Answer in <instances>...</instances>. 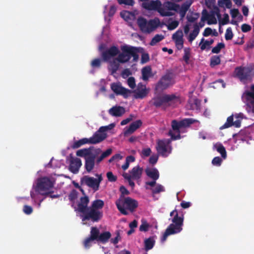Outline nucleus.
Segmentation results:
<instances>
[{"instance_id":"56","label":"nucleus","mask_w":254,"mask_h":254,"mask_svg":"<svg viewBox=\"0 0 254 254\" xmlns=\"http://www.w3.org/2000/svg\"><path fill=\"white\" fill-rule=\"evenodd\" d=\"M115 127V125L114 124H111L108 126H102L100 127V131H102V132H105L109 130L112 129Z\"/></svg>"},{"instance_id":"38","label":"nucleus","mask_w":254,"mask_h":254,"mask_svg":"<svg viewBox=\"0 0 254 254\" xmlns=\"http://www.w3.org/2000/svg\"><path fill=\"white\" fill-rule=\"evenodd\" d=\"M214 146L216 150L221 154L222 157L225 159L227 156V153L224 146L222 144H216Z\"/></svg>"},{"instance_id":"18","label":"nucleus","mask_w":254,"mask_h":254,"mask_svg":"<svg viewBox=\"0 0 254 254\" xmlns=\"http://www.w3.org/2000/svg\"><path fill=\"white\" fill-rule=\"evenodd\" d=\"M142 122L141 120H136L130 124L128 127H126L124 131L125 136H127L129 134H132L136 130H137L141 126Z\"/></svg>"},{"instance_id":"42","label":"nucleus","mask_w":254,"mask_h":254,"mask_svg":"<svg viewBox=\"0 0 254 254\" xmlns=\"http://www.w3.org/2000/svg\"><path fill=\"white\" fill-rule=\"evenodd\" d=\"M172 39L173 41L183 40V33L182 30H177L172 35Z\"/></svg>"},{"instance_id":"43","label":"nucleus","mask_w":254,"mask_h":254,"mask_svg":"<svg viewBox=\"0 0 254 254\" xmlns=\"http://www.w3.org/2000/svg\"><path fill=\"white\" fill-rule=\"evenodd\" d=\"M164 38V36L159 34H156L155 36L152 39L150 45L151 46H154L157 43L160 42Z\"/></svg>"},{"instance_id":"21","label":"nucleus","mask_w":254,"mask_h":254,"mask_svg":"<svg viewBox=\"0 0 254 254\" xmlns=\"http://www.w3.org/2000/svg\"><path fill=\"white\" fill-rule=\"evenodd\" d=\"M82 165L81 160L78 158L72 157L70 161L69 170L73 173L76 174L79 171V168Z\"/></svg>"},{"instance_id":"25","label":"nucleus","mask_w":254,"mask_h":254,"mask_svg":"<svg viewBox=\"0 0 254 254\" xmlns=\"http://www.w3.org/2000/svg\"><path fill=\"white\" fill-rule=\"evenodd\" d=\"M192 3V1L191 0H187L181 5V7L180 6L178 12L179 13L181 17H184L185 16L186 12L190 7Z\"/></svg>"},{"instance_id":"34","label":"nucleus","mask_w":254,"mask_h":254,"mask_svg":"<svg viewBox=\"0 0 254 254\" xmlns=\"http://www.w3.org/2000/svg\"><path fill=\"white\" fill-rule=\"evenodd\" d=\"M111 237V234L109 231L104 232L99 235V238L98 239V242L102 243V244H105L108 242L109 240Z\"/></svg>"},{"instance_id":"58","label":"nucleus","mask_w":254,"mask_h":254,"mask_svg":"<svg viewBox=\"0 0 254 254\" xmlns=\"http://www.w3.org/2000/svg\"><path fill=\"white\" fill-rule=\"evenodd\" d=\"M107 177L109 182H114L117 181V178L114 176L112 172H108L107 173Z\"/></svg>"},{"instance_id":"2","label":"nucleus","mask_w":254,"mask_h":254,"mask_svg":"<svg viewBox=\"0 0 254 254\" xmlns=\"http://www.w3.org/2000/svg\"><path fill=\"white\" fill-rule=\"evenodd\" d=\"M121 49L122 53H120L116 58V60L120 63H127L132 57L133 58L132 62H135L138 61L139 58L138 48L125 45L121 46Z\"/></svg>"},{"instance_id":"63","label":"nucleus","mask_w":254,"mask_h":254,"mask_svg":"<svg viewBox=\"0 0 254 254\" xmlns=\"http://www.w3.org/2000/svg\"><path fill=\"white\" fill-rule=\"evenodd\" d=\"M92 241H93V240L90 239V237L86 238L83 242V245L85 248L89 249L91 246Z\"/></svg>"},{"instance_id":"59","label":"nucleus","mask_w":254,"mask_h":254,"mask_svg":"<svg viewBox=\"0 0 254 254\" xmlns=\"http://www.w3.org/2000/svg\"><path fill=\"white\" fill-rule=\"evenodd\" d=\"M149 61V55L148 53H143L141 55V63L143 64L147 63Z\"/></svg>"},{"instance_id":"1","label":"nucleus","mask_w":254,"mask_h":254,"mask_svg":"<svg viewBox=\"0 0 254 254\" xmlns=\"http://www.w3.org/2000/svg\"><path fill=\"white\" fill-rule=\"evenodd\" d=\"M181 103V97L177 94L157 95L150 101V103L156 108L162 107L164 109L169 107L175 108Z\"/></svg>"},{"instance_id":"44","label":"nucleus","mask_w":254,"mask_h":254,"mask_svg":"<svg viewBox=\"0 0 254 254\" xmlns=\"http://www.w3.org/2000/svg\"><path fill=\"white\" fill-rule=\"evenodd\" d=\"M184 55L183 56V60L186 64H189V60L190 56V49L189 48H186L184 49Z\"/></svg>"},{"instance_id":"48","label":"nucleus","mask_w":254,"mask_h":254,"mask_svg":"<svg viewBox=\"0 0 254 254\" xmlns=\"http://www.w3.org/2000/svg\"><path fill=\"white\" fill-rule=\"evenodd\" d=\"M199 16V14L198 13H194L190 15H188L187 17V20L190 22H195Z\"/></svg>"},{"instance_id":"9","label":"nucleus","mask_w":254,"mask_h":254,"mask_svg":"<svg viewBox=\"0 0 254 254\" xmlns=\"http://www.w3.org/2000/svg\"><path fill=\"white\" fill-rule=\"evenodd\" d=\"M103 216L102 211H98L89 207L82 216V221H90L93 223L98 222Z\"/></svg>"},{"instance_id":"50","label":"nucleus","mask_w":254,"mask_h":254,"mask_svg":"<svg viewBox=\"0 0 254 254\" xmlns=\"http://www.w3.org/2000/svg\"><path fill=\"white\" fill-rule=\"evenodd\" d=\"M101 65V60L95 59L91 63V65L94 68H99Z\"/></svg>"},{"instance_id":"57","label":"nucleus","mask_w":254,"mask_h":254,"mask_svg":"<svg viewBox=\"0 0 254 254\" xmlns=\"http://www.w3.org/2000/svg\"><path fill=\"white\" fill-rule=\"evenodd\" d=\"M151 150L150 148H143L141 152L142 157H146L150 155Z\"/></svg>"},{"instance_id":"64","label":"nucleus","mask_w":254,"mask_h":254,"mask_svg":"<svg viewBox=\"0 0 254 254\" xmlns=\"http://www.w3.org/2000/svg\"><path fill=\"white\" fill-rule=\"evenodd\" d=\"M252 27L251 25L248 24H243L241 26V30L242 32L246 33L251 31Z\"/></svg>"},{"instance_id":"24","label":"nucleus","mask_w":254,"mask_h":254,"mask_svg":"<svg viewBox=\"0 0 254 254\" xmlns=\"http://www.w3.org/2000/svg\"><path fill=\"white\" fill-rule=\"evenodd\" d=\"M125 112V108L121 106H114L109 110V114L114 117H121Z\"/></svg>"},{"instance_id":"33","label":"nucleus","mask_w":254,"mask_h":254,"mask_svg":"<svg viewBox=\"0 0 254 254\" xmlns=\"http://www.w3.org/2000/svg\"><path fill=\"white\" fill-rule=\"evenodd\" d=\"M104 205V202L102 200L96 199L92 201L89 207L98 211H102L101 209L103 208Z\"/></svg>"},{"instance_id":"12","label":"nucleus","mask_w":254,"mask_h":254,"mask_svg":"<svg viewBox=\"0 0 254 254\" xmlns=\"http://www.w3.org/2000/svg\"><path fill=\"white\" fill-rule=\"evenodd\" d=\"M54 182L48 177H43L38 180L37 188L39 191H45L53 188Z\"/></svg>"},{"instance_id":"29","label":"nucleus","mask_w":254,"mask_h":254,"mask_svg":"<svg viewBox=\"0 0 254 254\" xmlns=\"http://www.w3.org/2000/svg\"><path fill=\"white\" fill-rule=\"evenodd\" d=\"M145 173L146 175L152 179L153 180H157L159 179V173L158 171L156 168L145 169Z\"/></svg>"},{"instance_id":"51","label":"nucleus","mask_w":254,"mask_h":254,"mask_svg":"<svg viewBox=\"0 0 254 254\" xmlns=\"http://www.w3.org/2000/svg\"><path fill=\"white\" fill-rule=\"evenodd\" d=\"M233 33L231 27H228L226 31L225 38L226 40H230L233 38Z\"/></svg>"},{"instance_id":"46","label":"nucleus","mask_w":254,"mask_h":254,"mask_svg":"<svg viewBox=\"0 0 254 254\" xmlns=\"http://www.w3.org/2000/svg\"><path fill=\"white\" fill-rule=\"evenodd\" d=\"M218 4L220 7H223L225 5L227 8H230L232 7V2L231 0H220L218 1Z\"/></svg>"},{"instance_id":"55","label":"nucleus","mask_w":254,"mask_h":254,"mask_svg":"<svg viewBox=\"0 0 254 254\" xmlns=\"http://www.w3.org/2000/svg\"><path fill=\"white\" fill-rule=\"evenodd\" d=\"M201 101L198 99H195L192 105L193 109L199 110L200 109Z\"/></svg>"},{"instance_id":"40","label":"nucleus","mask_w":254,"mask_h":254,"mask_svg":"<svg viewBox=\"0 0 254 254\" xmlns=\"http://www.w3.org/2000/svg\"><path fill=\"white\" fill-rule=\"evenodd\" d=\"M221 60L219 56H213L210 58V65L211 67L218 65L220 64Z\"/></svg>"},{"instance_id":"52","label":"nucleus","mask_w":254,"mask_h":254,"mask_svg":"<svg viewBox=\"0 0 254 254\" xmlns=\"http://www.w3.org/2000/svg\"><path fill=\"white\" fill-rule=\"evenodd\" d=\"M120 191L121 192V194L120 195L119 197L123 196V198H126L125 195H128L129 194V191L125 188V187L122 186L120 188Z\"/></svg>"},{"instance_id":"39","label":"nucleus","mask_w":254,"mask_h":254,"mask_svg":"<svg viewBox=\"0 0 254 254\" xmlns=\"http://www.w3.org/2000/svg\"><path fill=\"white\" fill-rule=\"evenodd\" d=\"M204 38H202L199 43V46L201 51L204 50L206 49L207 46H210L212 45L214 42L213 39H211L209 41L206 40L204 42Z\"/></svg>"},{"instance_id":"36","label":"nucleus","mask_w":254,"mask_h":254,"mask_svg":"<svg viewBox=\"0 0 254 254\" xmlns=\"http://www.w3.org/2000/svg\"><path fill=\"white\" fill-rule=\"evenodd\" d=\"M119 63V62L116 60V59L113 62H111L110 64L109 70L110 71L112 75L116 73L118 70L120 66Z\"/></svg>"},{"instance_id":"31","label":"nucleus","mask_w":254,"mask_h":254,"mask_svg":"<svg viewBox=\"0 0 254 254\" xmlns=\"http://www.w3.org/2000/svg\"><path fill=\"white\" fill-rule=\"evenodd\" d=\"M199 32V28L198 24L196 23L193 25V30L189 36L188 41L190 42H192L197 37Z\"/></svg>"},{"instance_id":"19","label":"nucleus","mask_w":254,"mask_h":254,"mask_svg":"<svg viewBox=\"0 0 254 254\" xmlns=\"http://www.w3.org/2000/svg\"><path fill=\"white\" fill-rule=\"evenodd\" d=\"M89 203V197L87 195L81 197L79 201L77 204L78 211L83 214L86 210H87L89 207L88 204Z\"/></svg>"},{"instance_id":"6","label":"nucleus","mask_w":254,"mask_h":254,"mask_svg":"<svg viewBox=\"0 0 254 254\" xmlns=\"http://www.w3.org/2000/svg\"><path fill=\"white\" fill-rule=\"evenodd\" d=\"M195 121L191 118H187L180 121L174 120L172 121L171 126L173 131L175 132L176 135L172 130L169 131V135L171 136V139L175 140L181 138L180 129L182 128L189 127L193 124Z\"/></svg>"},{"instance_id":"4","label":"nucleus","mask_w":254,"mask_h":254,"mask_svg":"<svg viewBox=\"0 0 254 254\" xmlns=\"http://www.w3.org/2000/svg\"><path fill=\"white\" fill-rule=\"evenodd\" d=\"M173 223L170 224L166 229L162 238L161 241L164 242L167 239L168 236L176 234L182 231L183 225V216H179L178 213L174 216L172 219Z\"/></svg>"},{"instance_id":"22","label":"nucleus","mask_w":254,"mask_h":254,"mask_svg":"<svg viewBox=\"0 0 254 254\" xmlns=\"http://www.w3.org/2000/svg\"><path fill=\"white\" fill-rule=\"evenodd\" d=\"M93 148V146H91L89 148L79 149L76 151V154L77 156L84 157L85 159L87 156H90L95 154V152H92Z\"/></svg>"},{"instance_id":"15","label":"nucleus","mask_w":254,"mask_h":254,"mask_svg":"<svg viewBox=\"0 0 254 254\" xmlns=\"http://www.w3.org/2000/svg\"><path fill=\"white\" fill-rule=\"evenodd\" d=\"M111 89L117 95H121L125 98H127L131 92L130 90L122 86L121 84L119 83H112Z\"/></svg>"},{"instance_id":"16","label":"nucleus","mask_w":254,"mask_h":254,"mask_svg":"<svg viewBox=\"0 0 254 254\" xmlns=\"http://www.w3.org/2000/svg\"><path fill=\"white\" fill-rule=\"evenodd\" d=\"M107 137L106 133L100 131V128L96 131L93 136L88 138L89 143L90 144H97L100 143L105 139Z\"/></svg>"},{"instance_id":"27","label":"nucleus","mask_w":254,"mask_h":254,"mask_svg":"<svg viewBox=\"0 0 254 254\" xmlns=\"http://www.w3.org/2000/svg\"><path fill=\"white\" fill-rule=\"evenodd\" d=\"M134 93V98L135 99H143L147 95L148 92L147 91L145 87L142 89H140L139 86L137 89L133 91Z\"/></svg>"},{"instance_id":"10","label":"nucleus","mask_w":254,"mask_h":254,"mask_svg":"<svg viewBox=\"0 0 254 254\" xmlns=\"http://www.w3.org/2000/svg\"><path fill=\"white\" fill-rule=\"evenodd\" d=\"M172 79L173 75L171 73H167L163 75L156 84L155 90L158 92H162L167 89L173 84Z\"/></svg>"},{"instance_id":"37","label":"nucleus","mask_w":254,"mask_h":254,"mask_svg":"<svg viewBox=\"0 0 254 254\" xmlns=\"http://www.w3.org/2000/svg\"><path fill=\"white\" fill-rule=\"evenodd\" d=\"M100 235L99 230L96 227H92L90 231V238L93 241H98Z\"/></svg>"},{"instance_id":"14","label":"nucleus","mask_w":254,"mask_h":254,"mask_svg":"<svg viewBox=\"0 0 254 254\" xmlns=\"http://www.w3.org/2000/svg\"><path fill=\"white\" fill-rule=\"evenodd\" d=\"M120 50L119 48L115 46H112L109 49L103 51L101 53V57L104 62H108L112 58L119 55Z\"/></svg>"},{"instance_id":"28","label":"nucleus","mask_w":254,"mask_h":254,"mask_svg":"<svg viewBox=\"0 0 254 254\" xmlns=\"http://www.w3.org/2000/svg\"><path fill=\"white\" fill-rule=\"evenodd\" d=\"M155 236H151L144 240V249L146 251H148L153 248L155 244Z\"/></svg>"},{"instance_id":"3","label":"nucleus","mask_w":254,"mask_h":254,"mask_svg":"<svg viewBox=\"0 0 254 254\" xmlns=\"http://www.w3.org/2000/svg\"><path fill=\"white\" fill-rule=\"evenodd\" d=\"M115 204L119 211L125 215L128 214L127 210L133 212L138 206V201L130 197H119L116 201Z\"/></svg>"},{"instance_id":"5","label":"nucleus","mask_w":254,"mask_h":254,"mask_svg":"<svg viewBox=\"0 0 254 254\" xmlns=\"http://www.w3.org/2000/svg\"><path fill=\"white\" fill-rule=\"evenodd\" d=\"M137 24L140 30L143 33H150L155 30L160 25H165L163 22L161 24L158 18L147 20L146 18L140 16L137 19Z\"/></svg>"},{"instance_id":"23","label":"nucleus","mask_w":254,"mask_h":254,"mask_svg":"<svg viewBox=\"0 0 254 254\" xmlns=\"http://www.w3.org/2000/svg\"><path fill=\"white\" fill-rule=\"evenodd\" d=\"M203 16L201 18V21L203 22L204 20L208 19L207 23L209 25L215 24L217 23V20L213 14H209L207 13L206 9H204L202 11Z\"/></svg>"},{"instance_id":"7","label":"nucleus","mask_w":254,"mask_h":254,"mask_svg":"<svg viewBox=\"0 0 254 254\" xmlns=\"http://www.w3.org/2000/svg\"><path fill=\"white\" fill-rule=\"evenodd\" d=\"M180 8L178 4L171 1H166L160 6L159 13L162 16H170L178 12Z\"/></svg>"},{"instance_id":"45","label":"nucleus","mask_w":254,"mask_h":254,"mask_svg":"<svg viewBox=\"0 0 254 254\" xmlns=\"http://www.w3.org/2000/svg\"><path fill=\"white\" fill-rule=\"evenodd\" d=\"M225 47V44L223 43H219L215 47L212 49L211 52L214 54H218L221 50Z\"/></svg>"},{"instance_id":"49","label":"nucleus","mask_w":254,"mask_h":254,"mask_svg":"<svg viewBox=\"0 0 254 254\" xmlns=\"http://www.w3.org/2000/svg\"><path fill=\"white\" fill-rule=\"evenodd\" d=\"M150 227L149 224L146 221H142V223L139 226V231L147 232Z\"/></svg>"},{"instance_id":"62","label":"nucleus","mask_w":254,"mask_h":254,"mask_svg":"<svg viewBox=\"0 0 254 254\" xmlns=\"http://www.w3.org/2000/svg\"><path fill=\"white\" fill-rule=\"evenodd\" d=\"M127 84L132 89H133L135 87V81L133 77H129L128 78Z\"/></svg>"},{"instance_id":"54","label":"nucleus","mask_w":254,"mask_h":254,"mask_svg":"<svg viewBox=\"0 0 254 254\" xmlns=\"http://www.w3.org/2000/svg\"><path fill=\"white\" fill-rule=\"evenodd\" d=\"M179 24V23L178 21H173L167 26L168 29L169 30H173L178 26Z\"/></svg>"},{"instance_id":"30","label":"nucleus","mask_w":254,"mask_h":254,"mask_svg":"<svg viewBox=\"0 0 254 254\" xmlns=\"http://www.w3.org/2000/svg\"><path fill=\"white\" fill-rule=\"evenodd\" d=\"M142 78L143 80L146 81L152 76V69L150 66H146L141 69Z\"/></svg>"},{"instance_id":"35","label":"nucleus","mask_w":254,"mask_h":254,"mask_svg":"<svg viewBox=\"0 0 254 254\" xmlns=\"http://www.w3.org/2000/svg\"><path fill=\"white\" fill-rule=\"evenodd\" d=\"M89 143L88 139L87 138H83L78 140L74 141L73 144L70 146L72 149H77L79 148L83 145Z\"/></svg>"},{"instance_id":"8","label":"nucleus","mask_w":254,"mask_h":254,"mask_svg":"<svg viewBox=\"0 0 254 254\" xmlns=\"http://www.w3.org/2000/svg\"><path fill=\"white\" fill-rule=\"evenodd\" d=\"M172 140L171 138L157 141L156 148L159 155L164 157H167L171 153L172 147L171 143Z\"/></svg>"},{"instance_id":"17","label":"nucleus","mask_w":254,"mask_h":254,"mask_svg":"<svg viewBox=\"0 0 254 254\" xmlns=\"http://www.w3.org/2000/svg\"><path fill=\"white\" fill-rule=\"evenodd\" d=\"M161 6V3L158 0H149L145 2H142L141 4V6L145 9L148 10H157L158 12Z\"/></svg>"},{"instance_id":"53","label":"nucleus","mask_w":254,"mask_h":254,"mask_svg":"<svg viewBox=\"0 0 254 254\" xmlns=\"http://www.w3.org/2000/svg\"><path fill=\"white\" fill-rule=\"evenodd\" d=\"M120 4H125L127 5L132 6L134 4L133 0H117Z\"/></svg>"},{"instance_id":"13","label":"nucleus","mask_w":254,"mask_h":254,"mask_svg":"<svg viewBox=\"0 0 254 254\" xmlns=\"http://www.w3.org/2000/svg\"><path fill=\"white\" fill-rule=\"evenodd\" d=\"M102 152V150L100 148H97L95 150V154L90 156H87L85 159V168L86 171L88 173L91 172L93 169L95 163V159L99 154Z\"/></svg>"},{"instance_id":"47","label":"nucleus","mask_w":254,"mask_h":254,"mask_svg":"<svg viewBox=\"0 0 254 254\" xmlns=\"http://www.w3.org/2000/svg\"><path fill=\"white\" fill-rule=\"evenodd\" d=\"M164 191V188L160 184H157L154 189H152V192L153 194L159 193Z\"/></svg>"},{"instance_id":"20","label":"nucleus","mask_w":254,"mask_h":254,"mask_svg":"<svg viewBox=\"0 0 254 254\" xmlns=\"http://www.w3.org/2000/svg\"><path fill=\"white\" fill-rule=\"evenodd\" d=\"M250 71H245V68L242 66L237 67L235 69L236 76L241 80L245 81L248 79Z\"/></svg>"},{"instance_id":"11","label":"nucleus","mask_w":254,"mask_h":254,"mask_svg":"<svg viewBox=\"0 0 254 254\" xmlns=\"http://www.w3.org/2000/svg\"><path fill=\"white\" fill-rule=\"evenodd\" d=\"M96 176L97 177V179L87 176H84L81 179V183L96 191L99 190L100 184L103 179L101 175L96 174Z\"/></svg>"},{"instance_id":"41","label":"nucleus","mask_w":254,"mask_h":254,"mask_svg":"<svg viewBox=\"0 0 254 254\" xmlns=\"http://www.w3.org/2000/svg\"><path fill=\"white\" fill-rule=\"evenodd\" d=\"M233 116L231 115L228 117L226 122L220 128L224 129L231 127L233 126Z\"/></svg>"},{"instance_id":"32","label":"nucleus","mask_w":254,"mask_h":254,"mask_svg":"<svg viewBox=\"0 0 254 254\" xmlns=\"http://www.w3.org/2000/svg\"><path fill=\"white\" fill-rule=\"evenodd\" d=\"M251 89L253 92L246 91L245 92L246 99L247 101L246 107H248L249 105H250L251 102L254 103V85L252 86Z\"/></svg>"},{"instance_id":"26","label":"nucleus","mask_w":254,"mask_h":254,"mask_svg":"<svg viewBox=\"0 0 254 254\" xmlns=\"http://www.w3.org/2000/svg\"><path fill=\"white\" fill-rule=\"evenodd\" d=\"M143 170V168L139 166L134 167L129 172L132 179L133 180L139 179L142 176Z\"/></svg>"},{"instance_id":"61","label":"nucleus","mask_w":254,"mask_h":254,"mask_svg":"<svg viewBox=\"0 0 254 254\" xmlns=\"http://www.w3.org/2000/svg\"><path fill=\"white\" fill-rule=\"evenodd\" d=\"M23 212L27 215L31 214L33 212V208L31 206L25 205L23 208Z\"/></svg>"},{"instance_id":"60","label":"nucleus","mask_w":254,"mask_h":254,"mask_svg":"<svg viewBox=\"0 0 254 254\" xmlns=\"http://www.w3.org/2000/svg\"><path fill=\"white\" fill-rule=\"evenodd\" d=\"M222 161V160L220 157H215L213 159L212 164L214 166H220Z\"/></svg>"}]
</instances>
